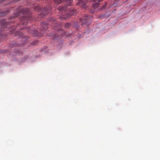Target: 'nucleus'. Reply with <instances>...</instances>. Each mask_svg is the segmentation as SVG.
Wrapping results in <instances>:
<instances>
[{
    "mask_svg": "<svg viewBox=\"0 0 160 160\" xmlns=\"http://www.w3.org/2000/svg\"><path fill=\"white\" fill-rule=\"evenodd\" d=\"M42 6L41 5H36L34 6V9L38 10H42L45 11V12L44 14L45 15L48 14L50 10L51 9V7L48 5H47L46 7H44L42 9Z\"/></svg>",
    "mask_w": 160,
    "mask_h": 160,
    "instance_id": "f257e3e1",
    "label": "nucleus"
},
{
    "mask_svg": "<svg viewBox=\"0 0 160 160\" xmlns=\"http://www.w3.org/2000/svg\"><path fill=\"white\" fill-rule=\"evenodd\" d=\"M64 2H65L68 6H70L72 2V0H63ZM63 1V0H54V2L57 4H60Z\"/></svg>",
    "mask_w": 160,
    "mask_h": 160,
    "instance_id": "f03ea898",
    "label": "nucleus"
},
{
    "mask_svg": "<svg viewBox=\"0 0 160 160\" xmlns=\"http://www.w3.org/2000/svg\"><path fill=\"white\" fill-rule=\"evenodd\" d=\"M87 0H78V2L77 3V5L81 7L85 8H86V3Z\"/></svg>",
    "mask_w": 160,
    "mask_h": 160,
    "instance_id": "7ed1b4c3",
    "label": "nucleus"
},
{
    "mask_svg": "<svg viewBox=\"0 0 160 160\" xmlns=\"http://www.w3.org/2000/svg\"><path fill=\"white\" fill-rule=\"evenodd\" d=\"M88 17L86 15H84L83 17L80 18V21L81 22L82 25L86 24L87 21Z\"/></svg>",
    "mask_w": 160,
    "mask_h": 160,
    "instance_id": "20e7f679",
    "label": "nucleus"
},
{
    "mask_svg": "<svg viewBox=\"0 0 160 160\" xmlns=\"http://www.w3.org/2000/svg\"><path fill=\"white\" fill-rule=\"evenodd\" d=\"M76 13V11L71 8L69 10V12L68 14L69 15H74Z\"/></svg>",
    "mask_w": 160,
    "mask_h": 160,
    "instance_id": "39448f33",
    "label": "nucleus"
},
{
    "mask_svg": "<svg viewBox=\"0 0 160 160\" xmlns=\"http://www.w3.org/2000/svg\"><path fill=\"white\" fill-rule=\"evenodd\" d=\"M22 11H23V13H24L28 12L29 11V9L27 8H23Z\"/></svg>",
    "mask_w": 160,
    "mask_h": 160,
    "instance_id": "423d86ee",
    "label": "nucleus"
},
{
    "mask_svg": "<svg viewBox=\"0 0 160 160\" xmlns=\"http://www.w3.org/2000/svg\"><path fill=\"white\" fill-rule=\"evenodd\" d=\"M19 14L18 12H17L15 13V14L13 16H12V17L13 18H16L19 15Z\"/></svg>",
    "mask_w": 160,
    "mask_h": 160,
    "instance_id": "0eeeda50",
    "label": "nucleus"
},
{
    "mask_svg": "<svg viewBox=\"0 0 160 160\" xmlns=\"http://www.w3.org/2000/svg\"><path fill=\"white\" fill-rule=\"evenodd\" d=\"M1 22L2 24H6V22L5 20L2 19L1 21Z\"/></svg>",
    "mask_w": 160,
    "mask_h": 160,
    "instance_id": "6e6552de",
    "label": "nucleus"
},
{
    "mask_svg": "<svg viewBox=\"0 0 160 160\" xmlns=\"http://www.w3.org/2000/svg\"><path fill=\"white\" fill-rule=\"evenodd\" d=\"M53 20V22L54 23H56V21L55 20Z\"/></svg>",
    "mask_w": 160,
    "mask_h": 160,
    "instance_id": "1a4fd4ad",
    "label": "nucleus"
},
{
    "mask_svg": "<svg viewBox=\"0 0 160 160\" xmlns=\"http://www.w3.org/2000/svg\"><path fill=\"white\" fill-rule=\"evenodd\" d=\"M1 16H2V15H1V14H0V17Z\"/></svg>",
    "mask_w": 160,
    "mask_h": 160,
    "instance_id": "9d476101",
    "label": "nucleus"
}]
</instances>
